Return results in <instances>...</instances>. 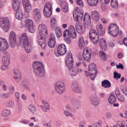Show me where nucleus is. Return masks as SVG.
<instances>
[{"mask_svg":"<svg viewBox=\"0 0 127 127\" xmlns=\"http://www.w3.org/2000/svg\"><path fill=\"white\" fill-rule=\"evenodd\" d=\"M25 27L28 29L29 31L33 33L35 32V28L33 27V22L31 19H27L25 22Z\"/></svg>","mask_w":127,"mask_h":127,"instance_id":"7","label":"nucleus"},{"mask_svg":"<svg viewBox=\"0 0 127 127\" xmlns=\"http://www.w3.org/2000/svg\"><path fill=\"white\" fill-rule=\"evenodd\" d=\"M61 9L63 12H66L68 10V6L65 2H62L61 4Z\"/></svg>","mask_w":127,"mask_h":127,"instance_id":"25","label":"nucleus"},{"mask_svg":"<svg viewBox=\"0 0 127 127\" xmlns=\"http://www.w3.org/2000/svg\"><path fill=\"white\" fill-rule=\"evenodd\" d=\"M87 15V13L85 14L83 19V23L85 29L87 28V18L86 17Z\"/></svg>","mask_w":127,"mask_h":127,"instance_id":"47","label":"nucleus"},{"mask_svg":"<svg viewBox=\"0 0 127 127\" xmlns=\"http://www.w3.org/2000/svg\"><path fill=\"white\" fill-rule=\"evenodd\" d=\"M64 113L67 117L70 116L72 117L73 116L72 114L70 112L67 111H64Z\"/></svg>","mask_w":127,"mask_h":127,"instance_id":"62","label":"nucleus"},{"mask_svg":"<svg viewBox=\"0 0 127 127\" xmlns=\"http://www.w3.org/2000/svg\"><path fill=\"white\" fill-rule=\"evenodd\" d=\"M10 93L8 92L2 93L0 94V97L3 99L8 98L10 97Z\"/></svg>","mask_w":127,"mask_h":127,"instance_id":"32","label":"nucleus"},{"mask_svg":"<svg viewBox=\"0 0 127 127\" xmlns=\"http://www.w3.org/2000/svg\"><path fill=\"white\" fill-rule=\"evenodd\" d=\"M92 103L93 105L95 106H97L99 104V100L98 98L95 97L93 98L92 100Z\"/></svg>","mask_w":127,"mask_h":127,"instance_id":"36","label":"nucleus"},{"mask_svg":"<svg viewBox=\"0 0 127 127\" xmlns=\"http://www.w3.org/2000/svg\"><path fill=\"white\" fill-rule=\"evenodd\" d=\"M8 48L6 40L2 37H0V50L3 52L7 50Z\"/></svg>","mask_w":127,"mask_h":127,"instance_id":"10","label":"nucleus"},{"mask_svg":"<svg viewBox=\"0 0 127 127\" xmlns=\"http://www.w3.org/2000/svg\"><path fill=\"white\" fill-rule=\"evenodd\" d=\"M15 16L17 19L21 20L23 17V14L22 10L16 12Z\"/></svg>","mask_w":127,"mask_h":127,"instance_id":"26","label":"nucleus"},{"mask_svg":"<svg viewBox=\"0 0 127 127\" xmlns=\"http://www.w3.org/2000/svg\"><path fill=\"white\" fill-rule=\"evenodd\" d=\"M71 71H70V75L72 76H74L76 75L77 74V69L75 67L72 68Z\"/></svg>","mask_w":127,"mask_h":127,"instance_id":"42","label":"nucleus"},{"mask_svg":"<svg viewBox=\"0 0 127 127\" xmlns=\"http://www.w3.org/2000/svg\"><path fill=\"white\" fill-rule=\"evenodd\" d=\"M102 86L105 88H108L111 86L110 82L108 80H105L101 82Z\"/></svg>","mask_w":127,"mask_h":127,"instance_id":"27","label":"nucleus"},{"mask_svg":"<svg viewBox=\"0 0 127 127\" xmlns=\"http://www.w3.org/2000/svg\"><path fill=\"white\" fill-rule=\"evenodd\" d=\"M50 24L52 29H55L57 28L56 19L54 17L52 18L50 21Z\"/></svg>","mask_w":127,"mask_h":127,"instance_id":"31","label":"nucleus"},{"mask_svg":"<svg viewBox=\"0 0 127 127\" xmlns=\"http://www.w3.org/2000/svg\"><path fill=\"white\" fill-rule=\"evenodd\" d=\"M99 44L102 50H106L107 49V45L104 39H101L99 40Z\"/></svg>","mask_w":127,"mask_h":127,"instance_id":"23","label":"nucleus"},{"mask_svg":"<svg viewBox=\"0 0 127 127\" xmlns=\"http://www.w3.org/2000/svg\"><path fill=\"white\" fill-rule=\"evenodd\" d=\"M83 57L82 56H79L78 58V62L76 64V65L77 66H79L80 65H82L83 64V62L82 61Z\"/></svg>","mask_w":127,"mask_h":127,"instance_id":"40","label":"nucleus"},{"mask_svg":"<svg viewBox=\"0 0 127 127\" xmlns=\"http://www.w3.org/2000/svg\"><path fill=\"white\" fill-rule=\"evenodd\" d=\"M72 59L73 61V59L72 54L70 52H68L66 55L65 59V61L67 60H70V59Z\"/></svg>","mask_w":127,"mask_h":127,"instance_id":"50","label":"nucleus"},{"mask_svg":"<svg viewBox=\"0 0 127 127\" xmlns=\"http://www.w3.org/2000/svg\"><path fill=\"white\" fill-rule=\"evenodd\" d=\"M0 26L5 32H7L9 29V24L7 18H3L0 20Z\"/></svg>","mask_w":127,"mask_h":127,"instance_id":"5","label":"nucleus"},{"mask_svg":"<svg viewBox=\"0 0 127 127\" xmlns=\"http://www.w3.org/2000/svg\"><path fill=\"white\" fill-rule=\"evenodd\" d=\"M44 9L45 10H50L52 11V8L51 4L48 2L46 3L45 5Z\"/></svg>","mask_w":127,"mask_h":127,"instance_id":"37","label":"nucleus"},{"mask_svg":"<svg viewBox=\"0 0 127 127\" xmlns=\"http://www.w3.org/2000/svg\"><path fill=\"white\" fill-rule=\"evenodd\" d=\"M42 102L43 106L41 105L40 106L41 108L44 112H46L47 111V110H49L50 106L48 102L44 100H42Z\"/></svg>","mask_w":127,"mask_h":127,"instance_id":"17","label":"nucleus"},{"mask_svg":"<svg viewBox=\"0 0 127 127\" xmlns=\"http://www.w3.org/2000/svg\"><path fill=\"white\" fill-rule=\"evenodd\" d=\"M13 4V10L15 11L16 12L18 11H19L22 10V8L20 6V3H12Z\"/></svg>","mask_w":127,"mask_h":127,"instance_id":"29","label":"nucleus"},{"mask_svg":"<svg viewBox=\"0 0 127 127\" xmlns=\"http://www.w3.org/2000/svg\"><path fill=\"white\" fill-rule=\"evenodd\" d=\"M56 92L58 94H61L65 91V85L62 81H59L55 83L54 85Z\"/></svg>","mask_w":127,"mask_h":127,"instance_id":"3","label":"nucleus"},{"mask_svg":"<svg viewBox=\"0 0 127 127\" xmlns=\"http://www.w3.org/2000/svg\"><path fill=\"white\" fill-rule=\"evenodd\" d=\"M66 52V47L64 44H60L58 46L57 48V53L61 55H63Z\"/></svg>","mask_w":127,"mask_h":127,"instance_id":"12","label":"nucleus"},{"mask_svg":"<svg viewBox=\"0 0 127 127\" xmlns=\"http://www.w3.org/2000/svg\"><path fill=\"white\" fill-rule=\"evenodd\" d=\"M78 86V83L77 81H73L72 82L71 85V88Z\"/></svg>","mask_w":127,"mask_h":127,"instance_id":"55","label":"nucleus"},{"mask_svg":"<svg viewBox=\"0 0 127 127\" xmlns=\"http://www.w3.org/2000/svg\"><path fill=\"white\" fill-rule=\"evenodd\" d=\"M84 38H82L79 39L78 41V44L79 47L81 48H83L84 45Z\"/></svg>","mask_w":127,"mask_h":127,"instance_id":"41","label":"nucleus"},{"mask_svg":"<svg viewBox=\"0 0 127 127\" xmlns=\"http://www.w3.org/2000/svg\"><path fill=\"white\" fill-rule=\"evenodd\" d=\"M38 31L39 33L38 35H40L41 36H46V34H47V29L46 26L43 24H40L38 27Z\"/></svg>","mask_w":127,"mask_h":127,"instance_id":"11","label":"nucleus"},{"mask_svg":"<svg viewBox=\"0 0 127 127\" xmlns=\"http://www.w3.org/2000/svg\"><path fill=\"white\" fill-rule=\"evenodd\" d=\"M97 32H98V34L102 36L104 35L105 33V29L104 28L100 30L97 31Z\"/></svg>","mask_w":127,"mask_h":127,"instance_id":"56","label":"nucleus"},{"mask_svg":"<svg viewBox=\"0 0 127 127\" xmlns=\"http://www.w3.org/2000/svg\"><path fill=\"white\" fill-rule=\"evenodd\" d=\"M32 15L35 20L37 21L40 20L41 16L40 10L38 9L35 8L33 10Z\"/></svg>","mask_w":127,"mask_h":127,"instance_id":"16","label":"nucleus"},{"mask_svg":"<svg viewBox=\"0 0 127 127\" xmlns=\"http://www.w3.org/2000/svg\"><path fill=\"white\" fill-rule=\"evenodd\" d=\"M25 50L27 52L30 53L31 52L32 50V44L31 43H28L23 45Z\"/></svg>","mask_w":127,"mask_h":127,"instance_id":"28","label":"nucleus"},{"mask_svg":"<svg viewBox=\"0 0 127 127\" xmlns=\"http://www.w3.org/2000/svg\"><path fill=\"white\" fill-rule=\"evenodd\" d=\"M99 55L101 59L104 61L107 60L106 55L102 51H100L99 52Z\"/></svg>","mask_w":127,"mask_h":127,"instance_id":"39","label":"nucleus"},{"mask_svg":"<svg viewBox=\"0 0 127 127\" xmlns=\"http://www.w3.org/2000/svg\"><path fill=\"white\" fill-rule=\"evenodd\" d=\"M14 78L17 81H19L20 80L21 77V74L19 71L18 69L14 70Z\"/></svg>","mask_w":127,"mask_h":127,"instance_id":"24","label":"nucleus"},{"mask_svg":"<svg viewBox=\"0 0 127 127\" xmlns=\"http://www.w3.org/2000/svg\"><path fill=\"white\" fill-rule=\"evenodd\" d=\"M70 33L68 31L67 29L65 30L64 32L63 36L65 38V37H69L70 36Z\"/></svg>","mask_w":127,"mask_h":127,"instance_id":"53","label":"nucleus"},{"mask_svg":"<svg viewBox=\"0 0 127 127\" xmlns=\"http://www.w3.org/2000/svg\"><path fill=\"white\" fill-rule=\"evenodd\" d=\"M32 66L34 73L37 76L40 77H43L45 73L44 66L40 62L38 61L34 62Z\"/></svg>","mask_w":127,"mask_h":127,"instance_id":"1","label":"nucleus"},{"mask_svg":"<svg viewBox=\"0 0 127 127\" xmlns=\"http://www.w3.org/2000/svg\"><path fill=\"white\" fill-rule=\"evenodd\" d=\"M111 6L114 9L117 8L118 4L117 0H111Z\"/></svg>","mask_w":127,"mask_h":127,"instance_id":"35","label":"nucleus"},{"mask_svg":"<svg viewBox=\"0 0 127 127\" xmlns=\"http://www.w3.org/2000/svg\"><path fill=\"white\" fill-rule=\"evenodd\" d=\"M70 60H67L65 61V63L66 66L69 70H71L74 67L73 66V61L72 59Z\"/></svg>","mask_w":127,"mask_h":127,"instance_id":"19","label":"nucleus"},{"mask_svg":"<svg viewBox=\"0 0 127 127\" xmlns=\"http://www.w3.org/2000/svg\"><path fill=\"white\" fill-rule=\"evenodd\" d=\"M45 36H41L40 35H38L37 39L39 44L43 49H45L47 45V43L45 40Z\"/></svg>","mask_w":127,"mask_h":127,"instance_id":"9","label":"nucleus"},{"mask_svg":"<svg viewBox=\"0 0 127 127\" xmlns=\"http://www.w3.org/2000/svg\"><path fill=\"white\" fill-rule=\"evenodd\" d=\"M56 39L54 34L52 33L50 34V38L48 41V45L50 47H54L55 45Z\"/></svg>","mask_w":127,"mask_h":127,"instance_id":"15","label":"nucleus"},{"mask_svg":"<svg viewBox=\"0 0 127 127\" xmlns=\"http://www.w3.org/2000/svg\"><path fill=\"white\" fill-rule=\"evenodd\" d=\"M108 33H110L114 37H116L119 33L118 27L115 24L111 25L108 28Z\"/></svg>","mask_w":127,"mask_h":127,"instance_id":"6","label":"nucleus"},{"mask_svg":"<svg viewBox=\"0 0 127 127\" xmlns=\"http://www.w3.org/2000/svg\"><path fill=\"white\" fill-rule=\"evenodd\" d=\"M9 59L10 58L8 56L3 57L2 58L3 64L8 65L9 63Z\"/></svg>","mask_w":127,"mask_h":127,"instance_id":"34","label":"nucleus"},{"mask_svg":"<svg viewBox=\"0 0 127 127\" xmlns=\"http://www.w3.org/2000/svg\"><path fill=\"white\" fill-rule=\"evenodd\" d=\"M15 89L14 86H10L9 88V93L10 95L13 94L14 91Z\"/></svg>","mask_w":127,"mask_h":127,"instance_id":"59","label":"nucleus"},{"mask_svg":"<svg viewBox=\"0 0 127 127\" xmlns=\"http://www.w3.org/2000/svg\"><path fill=\"white\" fill-rule=\"evenodd\" d=\"M114 78H116L117 79L120 78L121 75L116 71L114 72Z\"/></svg>","mask_w":127,"mask_h":127,"instance_id":"58","label":"nucleus"},{"mask_svg":"<svg viewBox=\"0 0 127 127\" xmlns=\"http://www.w3.org/2000/svg\"><path fill=\"white\" fill-rule=\"evenodd\" d=\"M56 35L57 37H60L62 35L61 30L59 28L55 29Z\"/></svg>","mask_w":127,"mask_h":127,"instance_id":"51","label":"nucleus"},{"mask_svg":"<svg viewBox=\"0 0 127 127\" xmlns=\"http://www.w3.org/2000/svg\"><path fill=\"white\" fill-rule=\"evenodd\" d=\"M73 14L74 19L76 22H80L82 21L83 14L81 9H79L78 7H76L75 9Z\"/></svg>","mask_w":127,"mask_h":127,"instance_id":"2","label":"nucleus"},{"mask_svg":"<svg viewBox=\"0 0 127 127\" xmlns=\"http://www.w3.org/2000/svg\"><path fill=\"white\" fill-rule=\"evenodd\" d=\"M29 110L33 113L36 111V108L35 106L33 105H31L29 107Z\"/></svg>","mask_w":127,"mask_h":127,"instance_id":"48","label":"nucleus"},{"mask_svg":"<svg viewBox=\"0 0 127 127\" xmlns=\"http://www.w3.org/2000/svg\"><path fill=\"white\" fill-rule=\"evenodd\" d=\"M75 28L77 32L78 33L82 34L85 31V29H83L82 26L78 23L76 24Z\"/></svg>","mask_w":127,"mask_h":127,"instance_id":"21","label":"nucleus"},{"mask_svg":"<svg viewBox=\"0 0 127 127\" xmlns=\"http://www.w3.org/2000/svg\"><path fill=\"white\" fill-rule=\"evenodd\" d=\"M71 90L74 92L75 93H78L80 94L82 92V90L79 89V87H74L71 88Z\"/></svg>","mask_w":127,"mask_h":127,"instance_id":"43","label":"nucleus"},{"mask_svg":"<svg viewBox=\"0 0 127 127\" xmlns=\"http://www.w3.org/2000/svg\"><path fill=\"white\" fill-rule=\"evenodd\" d=\"M89 37L94 44L97 43L99 40V36L96 30L94 29H91L89 32Z\"/></svg>","mask_w":127,"mask_h":127,"instance_id":"4","label":"nucleus"},{"mask_svg":"<svg viewBox=\"0 0 127 127\" xmlns=\"http://www.w3.org/2000/svg\"><path fill=\"white\" fill-rule=\"evenodd\" d=\"M16 35L15 32H11L10 34L9 42L10 47H14L16 42Z\"/></svg>","mask_w":127,"mask_h":127,"instance_id":"8","label":"nucleus"},{"mask_svg":"<svg viewBox=\"0 0 127 127\" xmlns=\"http://www.w3.org/2000/svg\"><path fill=\"white\" fill-rule=\"evenodd\" d=\"M96 65L94 63H91L89 65L88 68L89 72L97 73V70L95 68Z\"/></svg>","mask_w":127,"mask_h":127,"instance_id":"22","label":"nucleus"},{"mask_svg":"<svg viewBox=\"0 0 127 127\" xmlns=\"http://www.w3.org/2000/svg\"><path fill=\"white\" fill-rule=\"evenodd\" d=\"M92 16L93 20L96 22L99 19V15L98 13L96 11H93L92 12Z\"/></svg>","mask_w":127,"mask_h":127,"instance_id":"18","label":"nucleus"},{"mask_svg":"<svg viewBox=\"0 0 127 127\" xmlns=\"http://www.w3.org/2000/svg\"><path fill=\"white\" fill-rule=\"evenodd\" d=\"M64 40L65 42L68 44H69L71 42V40L70 36L65 37L64 38Z\"/></svg>","mask_w":127,"mask_h":127,"instance_id":"63","label":"nucleus"},{"mask_svg":"<svg viewBox=\"0 0 127 127\" xmlns=\"http://www.w3.org/2000/svg\"><path fill=\"white\" fill-rule=\"evenodd\" d=\"M96 73H97L89 72L88 76H89L90 78L92 80H93L96 76Z\"/></svg>","mask_w":127,"mask_h":127,"instance_id":"44","label":"nucleus"},{"mask_svg":"<svg viewBox=\"0 0 127 127\" xmlns=\"http://www.w3.org/2000/svg\"><path fill=\"white\" fill-rule=\"evenodd\" d=\"M116 98L114 94H111L110 96L108 98V101L109 103L111 104H112L116 101Z\"/></svg>","mask_w":127,"mask_h":127,"instance_id":"30","label":"nucleus"},{"mask_svg":"<svg viewBox=\"0 0 127 127\" xmlns=\"http://www.w3.org/2000/svg\"><path fill=\"white\" fill-rule=\"evenodd\" d=\"M17 104L18 106V111H20L22 108V103L20 100H17Z\"/></svg>","mask_w":127,"mask_h":127,"instance_id":"52","label":"nucleus"},{"mask_svg":"<svg viewBox=\"0 0 127 127\" xmlns=\"http://www.w3.org/2000/svg\"><path fill=\"white\" fill-rule=\"evenodd\" d=\"M116 97L118 99L121 101H124L125 99L124 96L121 94L117 95V96H116Z\"/></svg>","mask_w":127,"mask_h":127,"instance_id":"49","label":"nucleus"},{"mask_svg":"<svg viewBox=\"0 0 127 127\" xmlns=\"http://www.w3.org/2000/svg\"><path fill=\"white\" fill-rule=\"evenodd\" d=\"M102 124V121H99L97 123L94 124V126L95 127H101V124Z\"/></svg>","mask_w":127,"mask_h":127,"instance_id":"61","label":"nucleus"},{"mask_svg":"<svg viewBox=\"0 0 127 127\" xmlns=\"http://www.w3.org/2000/svg\"><path fill=\"white\" fill-rule=\"evenodd\" d=\"M71 103L76 108H79L80 105V101L78 99L74 98L71 100Z\"/></svg>","mask_w":127,"mask_h":127,"instance_id":"20","label":"nucleus"},{"mask_svg":"<svg viewBox=\"0 0 127 127\" xmlns=\"http://www.w3.org/2000/svg\"><path fill=\"white\" fill-rule=\"evenodd\" d=\"M96 28L97 31L104 28H103L102 25L99 23L97 24L96 25Z\"/></svg>","mask_w":127,"mask_h":127,"instance_id":"60","label":"nucleus"},{"mask_svg":"<svg viewBox=\"0 0 127 127\" xmlns=\"http://www.w3.org/2000/svg\"><path fill=\"white\" fill-rule=\"evenodd\" d=\"M20 43L24 45L30 42L29 41L28 37L25 33H22L21 35L20 39Z\"/></svg>","mask_w":127,"mask_h":127,"instance_id":"14","label":"nucleus"},{"mask_svg":"<svg viewBox=\"0 0 127 127\" xmlns=\"http://www.w3.org/2000/svg\"><path fill=\"white\" fill-rule=\"evenodd\" d=\"M10 113V110L7 109L4 110L1 113V115L4 117L6 116L9 115Z\"/></svg>","mask_w":127,"mask_h":127,"instance_id":"45","label":"nucleus"},{"mask_svg":"<svg viewBox=\"0 0 127 127\" xmlns=\"http://www.w3.org/2000/svg\"><path fill=\"white\" fill-rule=\"evenodd\" d=\"M121 89L122 92L127 97V89L125 87Z\"/></svg>","mask_w":127,"mask_h":127,"instance_id":"64","label":"nucleus"},{"mask_svg":"<svg viewBox=\"0 0 127 127\" xmlns=\"http://www.w3.org/2000/svg\"><path fill=\"white\" fill-rule=\"evenodd\" d=\"M98 2V0H88V3L92 6H96Z\"/></svg>","mask_w":127,"mask_h":127,"instance_id":"33","label":"nucleus"},{"mask_svg":"<svg viewBox=\"0 0 127 127\" xmlns=\"http://www.w3.org/2000/svg\"><path fill=\"white\" fill-rule=\"evenodd\" d=\"M23 6L25 11L27 12H30L32 10L31 4L29 0H22Z\"/></svg>","mask_w":127,"mask_h":127,"instance_id":"13","label":"nucleus"},{"mask_svg":"<svg viewBox=\"0 0 127 127\" xmlns=\"http://www.w3.org/2000/svg\"><path fill=\"white\" fill-rule=\"evenodd\" d=\"M43 12L44 16L47 17H50L52 14V11L50 10H46L43 9Z\"/></svg>","mask_w":127,"mask_h":127,"instance_id":"38","label":"nucleus"},{"mask_svg":"<svg viewBox=\"0 0 127 127\" xmlns=\"http://www.w3.org/2000/svg\"><path fill=\"white\" fill-rule=\"evenodd\" d=\"M14 105V102L12 100H10L8 101L6 104L7 107H11Z\"/></svg>","mask_w":127,"mask_h":127,"instance_id":"54","label":"nucleus"},{"mask_svg":"<svg viewBox=\"0 0 127 127\" xmlns=\"http://www.w3.org/2000/svg\"><path fill=\"white\" fill-rule=\"evenodd\" d=\"M87 48H86L84 50L83 52V57L85 60L87 61Z\"/></svg>","mask_w":127,"mask_h":127,"instance_id":"46","label":"nucleus"},{"mask_svg":"<svg viewBox=\"0 0 127 127\" xmlns=\"http://www.w3.org/2000/svg\"><path fill=\"white\" fill-rule=\"evenodd\" d=\"M68 30L70 33L74 32L75 31L74 28L72 25H71L69 26Z\"/></svg>","mask_w":127,"mask_h":127,"instance_id":"57","label":"nucleus"}]
</instances>
